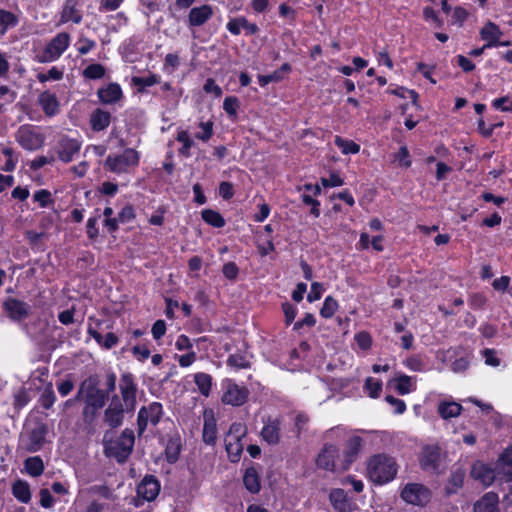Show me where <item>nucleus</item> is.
Listing matches in <instances>:
<instances>
[{
    "mask_svg": "<svg viewBox=\"0 0 512 512\" xmlns=\"http://www.w3.org/2000/svg\"><path fill=\"white\" fill-rule=\"evenodd\" d=\"M465 473L461 469L454 471L446 485L447 494H455L463 485Z\"/></svg>",
    "mask_w": 512,
    "mask_h": 512,
    "instance_id": "4c0bfd02",
    "label": "nucleus"
},
{
    "mask_svg": "<svg viewBox=\"0 0 512 512\" xmlns=\"http://www.w3.org/2000/svg\"><path fill=\"white\" fill-rule=\"evenodd\" d=\"M386 401L393 407L396 414H402L406 410V404L401 399L388 395L386 396Z\"/></svg>",
    "mask_w": 512,
    "mask_h": 512,
    "instance_id": "69168bd1",
    "label": "nucleus"
},
{
    "mask_svg": "<svg viewBox=\"0 0 512 512\" xmlns=\"http://www.w3.org/2000/svg\"><path fill=\"white\" fill-rule=\"evenodd\" d=\"M81 143L76 139L67 137L61 138L57 146V154L61 161L68 163L73 160L74 156L79 153Z\"/></svg>",
    "mask_w": 512,
    "mask_h": 512,
    "instance_id": "f3484780",
    "label": "nucleus"
},
{
    "mask_svg": "<svg viewBox=\"0 0 512 512\" xmlns=\"http://www.w3.org/2000/svg\"><path fill=\"white\" fill-rule=\"evenodd\" d=\"M329 500L337 512H350V502L347 498V493L343 489H333L330 492Z\"/></svg>",
    "mask_w": 512,
    "mask_h": 512,
    "instance_id": "cd10ccee",
    "label": "nucleus"
},
{
    "mask_svg": "<svg viewBox=\"0 0 512 512\" xmlns=\"http://www.w3.org/2000/svg\"><path fill=\"white\" fill-rule=\"evenodd\" d=\"M105 72H106V69L103 65L94 63V64L88 65L83 70V76L86 79L96 80V79L103 78L105 76Z\"/></svg>",
    "mask_w": 512,
    "mask_h": 512,
    "instance_id": "c03bdc74",
    "label": "nucleus"
},
{
    "mask_svg": "<svg viewBox=\"0 0 512 512\" xmlns=\"http://www.w3.org/2000/svg\"><path fill=\"white\" fill-rule=\"evenodd\" d=\"M431 491L421 483H407L401 490V499L410 505L424 507L431 499Z\"/></svg>",
    "mask_w": 512,
    "mask_h": 512,
    "instance_id": "0eeeda50",
    "label": "nucleus"
},
{
    "mask_svg": "<svg viewBox=\"0 0 512 512\" xmlns=\"http://www.w3.org/2000/svg\"><path fill=\"white\" fill-rule=\"evenodd\" d=\"M78 7V0H66L61 11L58 26L70 21L79 24L82 21V13Z\"/></svg>",
    "mask_w": 512,
    "mask_h": 512,
    "instance_id": "6ab92c4d",
    "label": "nucleus"
},
{
    "mask_svg": "<svg viewBox=\"0 0 512 512\" xmlns=\"http://www.w3.org/2000/svg\"><path fill=\"white\" fill-rule=\"evenodd\" d=\"M70 44V35L66 32L58 33L46 45L43 52L36 56L38 63H50L56 61L66 51Z\"/></svg>",
    "mask_w": 512,
    "mask_h": 512,
    "instance_id": "423d86ee",
    "label": "nucleus"
},
{
    "mask_svg": "<svg viewBox=\"0 0 512 512\" xmlns=\"http://www.w3.org/2000/svg\"><path fill=\"white\" fill-rule=\"evenodd\" d=\"M282 309H283V313L285 316V322L287 325H290L294 321V319L297 315V309H296V307H294L292 304H290L288 302L283 303Z\"/></svg>",
    "mask_w": 512,
    "mask_h": 512,
    "instance_id": "052dcab7",
    "label": "nucleus"
},
{
    "mask_svg": "<svg viewBox=\"0 0 512 512\" xmlns=\"http://www.w3.org/2000/svg\"><path fill=\"white\" fill-rule=\"evenodd\" d=\"M358 432L364 434L366 437L353 434L346 439L339 461V468L342 471L348 470L351 464L358 459L367 438L374 433L368 430H358Z\"/></svg>",
    "mask_w": 512,
    "mask_h": 512,
    "instance_id": "20e7f679",
    "label": "nucleus"
},
{
    "mask_svg": "<svg viewBox=\"0 0 512 512\" xmlns=\"http://www.w3.org/2000/svg\"><path fill=\"white\" fill-rule=\"evenodd\" d=\"M25 469L33 477L40 476L44 471V464L39 456L29 457L25 460Z\"/></svg>",
    "mask_w": 512,
    "mask_h": 512,
    "instance_id": "ea45409f",
    "label": "nucleus"
},
{
    "mask_svg": "<svg viewBox=\"0 0 512 512\" xmlns=\"http://www.w3.org/2000/svg\"><path fill=\"white\" fill-rule=\"evenodd\" d=\"M82 398H84L87 407L94 411L103 408L108 399L107 392L98 387V380L95 376L88 377L80 384L75 400Z\"/></svg>",
    "mask_w": 512,
    "mask_h": 512,
    "instance_id": "f03ea898",
    "label": "nucleus"
},
{
    "mask_svg": "<svg viewBox=\"0 0 512 512\" xmlns=\"http://www.w3.org/2000/svg\"><path fill=\"white\" fill-rule=\"evenodd\" d=\"M496 467L507 481H512V446L505 450Z\"/></svg>",
    "mask_w": 512,
    "mask_h": 512,
    "instance_id": "473e14b6",
    "label": "nucleus"
},
{
    "mask_svg": "<svg viewBox=\"0 0 512 512\" xmlns=\"http://www.w3.org/2000/svg\"><path fill=\"white\" fill-rule=\"evenodd\" d=\"M474 512H499L497 494L493 492L486 493L475 503Z\"/></svg>",
    "mask_w": 512,
    "mask_h": 512,
    "instance_id": "c85d7f7f",
    "label": "nucleus"
},
{
    "mask_svg": "<svg viewBox=\"0 0 512 512\" xmlns=\"http://www.w3.org/2000/svg\"><path fill=\"white\" fill-rule=\"evenodd\" d=\"M224 276L229 280H235L239 273V268L234 262L225 263L222 269Z\"/></svg>",
    "mask_w": 512,
    "mask_h": 512,
    "instance_id": "bf43d9fd",
    "label": "nucleus"
},
{
    "mask_svg": "<svg viewBox=\"0 0 512 512\" xmlns=\"http://www.w3.org/2000/svg\"><path fill=\"white\" fill-rule=\"evenodd\" d=\"M225 448H226V451H227L230 461L233 463H236L240 459V456H241L243 448H244V444L242 442H238V443L227 442V444H225Z\"/></svg>",
    "mask_w": 512,
    "mask_h": 512,
    "instance_id": "de8ad7c7",
    "label": "nucleus"
},
{
    "mask_svg": "<svg viewBox=\"0 0 512 512\" xmlns=\"http://www.w3.org/2000/svg\"><path fill=\"white\" fill-rule=\"evenodd\" d=\"M340 459L341 453L339 448L334 444L326 443L316 458V465L318 468L326 471L340 470Z\"/></svg>",
    "mask_w": 512,
    "mask_h": 512,
    "instance_id": "9b49d317",
    "label": "nucleus"
},
{
    "mask_svg": "<svg viewBox=\"0 0 512 512\" xmlns=\"http://www.w3.org/2000/svg\"><path fill=\"white\" fill-rule=\"evenodd\" d=\"M3 310L12 321L21 322L30 315L31 307L27 302L7 297L3 302Z\"/></svg>",
    "mask_w": 512,
    "mask_h": 512,
    "instance_id": "ddd939ff",
    "label": "nucleus"
},
{
    "mask_svg": "<svg viewBox=\"0 0 512 512\" xmlns=\"http://www.w3.org/2000/svg\"><path fill=\"white\" fill-rule=\"evenodd\" d=\"M492 106L503 112H512V100L508 96L500 97L494 99L492 102Z\"/></svg>",
    "mask_w": 512,
    "mask_h": 512,
    "instance_id": "5fc2aeb1",
    "label": "nucleus"
},
{
    "mask_svg": "<svg viewBox=\"0 0 512 512\" xmlns=\"http://www.w3.org/2000/svg\"><path fill=\"white\" fill-rule=\"evenodd\" d=\"M63 78V71L57 67H52L47 73H39L37 79L39 82L44 83L49 80H61Z\"/></svg>",
    "mask_w": 512,
    "mask_h": 512,
    "instance_id": "864d4df0",
    "label": "nucleus"
},
{
    "mask_svg": "<svg viewBox=\"0 0 512 512\" xmlns=\"http://www.w3.org/2000/svg\"><path fill=\"white\" fill-rule=\"evenodd\" d=\"M203 442L207 445H214L217 440V421L212 411L204 412V424L202 431Z\"/></svg>",
    "mask_w": 512,
    "mask_h": 512,
    "instance_id": "412c9836",
    "label": "nucleus"
},
{
    "mask_svg": "<svg viewBox=\"0 0 512 512\" xmlns=\"http://www.w3.org/2000/svg\"><path fill=\"white\" fill-rule=\"evenodd\" d=\"M135 218L134 209L132 206L127 205L122 208V210L118 214L119 222L127 223Z\"/></svg>",
    "mask_w": 512,
    "mask_h": 512,
    "instance_id": "338daca9",
    "label": "nucleus"
},
{
    "mask_svg": "<svg viewBox=\"0 0 512 512\" xmlns=\"http://www.w3.org/2000/svg\"><path fill=\"white\" fill-rule=\"evenodd\" d=\"M163 406L159 402H152L140 408L137 417L138 433L141 435L148 424L156 426L162 419Z\"/></svg>",
    "mask_w": 512,
    "mask_h": 512,
    "instance_id": "9d476101",
    "label": "nucleus"
},
{
    "mask_svg": "<svg viewBox=\"0 0 512 512\" xmlns=\"http://www.w3.org/2000/svg\"><path fill=\"white\" fill-rule=\"evenodd\" d=\"M17 142L26 150H36L43 144L42 137L27 126H22L16 133Z\"/></svg>",
    "mask_w": 512,
    "mask_h": 512,
    "instance_id": "2eb2a0df",
    "label": "nucleus"
},
{
    "mask_svg": "<svg viewBox=\"0 0 512 512\" xmlns=\"http://www.w3.org/2000/svg\"><path fill=\"white\" fill-rule=\"evenodd\" d=\"M194 382L199 392L208 397L212 387V377L210 374L204 372H198L194 375Z\"/></svg>",
    "mask_w": 512,
    "mask_h": 512,
    "instance_id": "c9c22d12",
    "label": "nucleus"
},
{
    "mask_svg": "<svg viewBox=\"0 0 512 512\" xmlns=\"http://www.w3.org/2000/svg\"><path fill=\"white\" fill-rule=\"evenodd\" d=\"M180 453V447L178 444L170 442L166 447L167 460L170 463H174L178 460Z\"/></svg>",
    "mask_w": 512,
    "mask_h": 512,
    "instance_id": "680f3d73",
    "label": "nucleus"
},
{
    "mask_svg": "<svg viewBox=\"0 0 512 512\" xmlns=\"http://www.w3.org/2000/svg\"><path fill=\"white\" fill-rule=\"evenodd\" d=\"M246 434H247L246 426L242 423L234 422L230 426L229 431L225 436V439H224L225 444H227V442H231V443L242 442V438L245 437Z\"/></svg>",
    "mask_w": 512,
    "mask_h": 512,
    "instance_id": "72a5a7b5",
    "label": "nucleus"
},
{
    "mask_svg": "<svg viewBox=\"0 0 512 512\" xmlns=\"http://www.w3.org/2000/svg\"><path fill=\"white\" fill-rule=\"evenodd\" d=\"M177 141L182 143V147L179 149V153L184 156H189V150L193 146V141L190 138L187 131L182 130L177 135Z\"/></svg>",
    "mask_w": 512,
    "mask_h": 512,
    "instance_id": "3c124183",
    "label": "nucleus"
},
{
    "mask_svg": "<svg viewBox=\"0 0 512 512\" xmlns=\"http://www.w3.org/2000/svg\"><path fill=\"white\" fill-rule=\"evenodd\" d=\"M227 365L235 369H246L250 367V361L240 353L231 354L227 359Z\"/></svg>",
    "mask_w": 512,
    "mask_h": 512,
    "instance_id": "a18cd8bd",
    "label": "nucleus"
},
{
    "mask_svg": "<svg viewBox=\"0 0 512 512\" xmlns=\"http://www.w3.org/2000/svg\"><path fill=\"white\" fill-rule=\"evenodd\" d=\"M119 390V398L122 404L126 405L128 411H134L137 405L138 386L132 373L124 372L121 374Z\"/></svg>",
    "mask_w": 512,
    "mask_h": 512,
    "instance_id": "6e6552de",
    "label": "nucleus"
},
{
    "mask_svg": "<svg viewBox=\"0 0 512 512\" xmlns=\"http://www.w3.org/2000/svg\"><path fill=\"white\" fill-rule=\"evenodd\" d=\"M38 103L46 116L52 117L59 112V101L56 95L49 91H44L39 95Z\"/></svg>",
    "mask_w": 512,
    "mask_h": 512,
    "instance_id": "393cba45",
    "label": "nucleus"
},
{
    "mask_svg": "<svg viewBox=\"0 0 512 512\" xmlns=\"http://www.w3.org/2000/svg\"><path fill=\"white\" fill-rule=\"evenodd\" d=\"M471 476L483 486L487 487L494 482L496 473L491 466L478 461L472 466Z\"/></svg>",
    "mask_w": 512,
    "mask_h": 512,
    "instance_id": "a211bd4d",
    "label": "nucleus"
},
{
    "mask_svg": "<svg viewBox=\"0 0 512 512\" xmlns=\"http://www.w3.org/2000/svg\"><path fill=\"white\" fill-rule=\"evenodd\" d=\"M226 28L233 35H239L241 33V29H244L249 35H255L259 31L258 26L255 23H250L245 17L231 19L227 23Z\"/></svg>",
    "mask_w": 512,
    "mask_h": 512,
    "instance_id": "4be33fe9",
    "label": "nucleus"
},
{
    "mask_svg": "<svg viewBox=\"0 0 512 512\" xmlns=\"http://www.w3.org/2000/svg\"><path fill=\"white\" fill-rule=\"evenodd\" d=\"M334 143L345 155L356 154L360 150V146L356 144L354 141L344 139L340 136L335 137Z\"/></svg>",
    "mask_w": 512,
    "mask_h": 512,
    "instance_id": "79ce46f5",
    "label": "nucleus"
},
{
    "mask_svg": "<svg viewBox=\"0 0 512 512\" xmlns=\"http://www.w3.org/2000/svg\"><path fill=\"white\" fill-rule=\"evenodd\" d=\"M160 492V483L152 475L145 476L137 486V494L146 501L154 500Z\"/></svg>",
    "mask_w": 512,
    "mask_h": 512,
    "instance_id": "dca6fc26",
    "label": "nucleus"
},
{
    "mask_svg": "<svg viewBox=\"0 0 512 512\" xmlns=\"http://www.w3.org/2000/svg\"><path fill=\"white\" fill-rule=\"evenodd\" d=\"M153 338L155 340L161 339L166 333V323L164 320H157L151 329Z\"/></svg>",
    "mask_w": 512,
    "mask_h": 512,
    "instance_id": "0e129e2a",
    "label": "nucleus"
},
{
    "mask_svg": "<svg viewBox=\"0 0 512 512\" xmlns=\"http://www.w3.org/2000/svg\"><path fill=\"white\" fill-rule=\"evenodd\" d=\"M34 200L39 203L41 207H47L51 201V193L48 190L42 189L37 191L34 196Z\"/></svg>",
    "mask_w": 512,
    "mask_h": 512,
    "instance_id": "e2e57ef3",
    "label": "nucleus"
},
{
    "mask_svg": "<svg viewBox=\"0 0 512 512\" xmlns=\"http://www.w3.org/2000/svg\"><path fill=\"white\" fill-rule=\"evenodd\" d=\"M18 17L7 10L0 9V35H4L10 28L17 26Z\"/></svg>",
    "mask_w": 512,
    "mask_h": 512,
    "instance_id": "f704fd0d",
    "label": "nucleus"
},
{
    "mask_svg": "<svg viewBox=\"0 0 512 512\" xmlns=\"http://www.w3.org/2000/svg\"><path fill=\"white\" fill-rule=\"evenodd\" d=\"M338 308V302L331 296L325 298L320 315L323 318H331Z\"/></svg>",
    "mask_w": 512,
    "mask_h": 512,
    "instance_id": "49530a36",
    "label": "nucleus"
},
{
    "mask_svg": "<svg viewBox=\"0 0 512 512\" xmlns=\"http://www.w3.org/2000/svg\"><path fill=\"white\" fill-rule=\"evenodd\" d=\"M139 163V154L133 148H127L122 154L109 155L104 167L110 172L121 174L128 171L130 167H135Z\"/></svg>",
    "mask_w": 512,
    "mask_h": 512,
    "instance_id": "39448f33",
    "label": "nucleus"
},
{
    "mask_svg": "<svg viewBox=\"0 0 512 512\" xmlns=\"http://www.w3.org/2000/svg\"><path fill=\"white\" fill-rule=\"evenodd\" d=\"M419 464L426 472L439 473L441 466L439 447L434 445L425 446L421 452Z\"/></svg>",
    "mask_w": 512,
    "mask_h": 512,
    "instance_id": "4468645a",
    "label": "nucleus"
},
{
    "mask_svg": "<svg viewBox=\"0 0 512 512\" xmlns=\"http://www.w3.org/2000/svg\"><path fill=\"white\" fill-rule=\"evenodd\" d=\"M202 219L209 225L216 227V228H222L225 225V220L222 217V215L212 209H205L201 213Z\"/></svg>",
    "mask_w": 512,
    "mask_h": 512,
    "instance_id": "a19ab883",
    "label": "nucleus"
},
{
    "mask_svg": "<svg viewBox=\"0 0 512 512\" xmlns=\"http://www.w3.org/2000/svg\"><path fill=\"white\" fill-rule=\"evenodd\" d=\"M222 388L221 401L226 405L241 406L246 403L249 397V390L245 386L236 384L231 379L224 380Z\"/></svg>",
    "mask_w": 512,
    "mask_h": 512,
    "instance_id": "1a4fd4ad",
    "label": "nucleus"
},
{
    "mask_svg": "<svg viewBox=\"0 0 512 512\" xmlns=\"http://www.w3.org/2000/svg\"><path fill=\"white\" fill-rule=\"evenodd\" d=\"M396 389L401 395H406L413 390V379L410 376L402 375L396 379Z\"/></svg>",
    "mask_w": 512,
    "mask_h": 512,
    "instance_id": "8fccbe9b",
    "label": "nucleus"
},
{
    "mask_svg": "<svg viewBox=\"0 0 512 512\" xmlns=\"http://www.w3.org/2000/svg\"><path fill=\"white\" fill-rule=\"evenodd\" d=\"M243 483L245 488L253 494L258 493L260 491V477L257 470L254 467L246 469L243 476Z\"/></svg>",
    "mask_w": 512,
    "mask_h": 512,
    "instance_id": "7c9ffc66",
    "label": "nucleus"
},
{
    "mask_svg": "<svg viewBox=\"0 0 512 512\" xmlns=\"http://www.w3.org/2000/svg\"><path fill=\"white\" fill-rule=\"evenodd\" d=\"M129 412L123 405L119 396L114 394L108 407L104 411V422L111 428H117L123 424L124 414Z\"/></svg>",
    "mask_w": 512,
    "mask_h": 512,
    "instance_id": "f8f14e48",
    "label": "nucleus"
},
{
    "mask_svg": "<svg viewBox=\"0 0 512 512\" xmlns=\"http://www.w3.org/2000/svg\"><path fill=\"white\" fill-rule=\"evenodd\" d=\"M134 443L135 437L133 431L124 429L117 439L104 442L105 453L109 457L116 458L119 463H123L132 453Z\"/></svg>",
    "mask_w": 512,
    "mask_h": 512,
    "instance_id": "7ed1b4c3",
    "label": "nucleus"
},
{
    "mask_svg": "<svg viewBox=\"0 0 512 512\" xmlns=\"http://www.w3.org/2000/svg\"><path fill=\"white\" fill-rule=\"evenodd\" d=\"M203 90L206 93H212L215 95V97H220L223 94L222 88L216 84L215 80L212 78H209L206 80Z\"/></svg>",
    "mask_w": 512,
    "mask_h": 512,
    "instance_id": "13d9d810",
    "label": "nucleus"
},
{
    "mask_svg": "<svg viewBox=\"0 0 512 512\" xmlns=\"http://www.w3.org/2000/svg\"><path fill=\"white\" fill-rule=\"evenodd\" d=\"M111 120V114L108 111H104L100 108L94 110L90 117L91 128L94 131H102L106 129Z\"/></svg>",
    "mask_w": 512,
    "mask_h": 512,
    "instance_id": "c756f323",
    "label": "nucleus"
},
{
    "mask_svg": "<svg viewBox=\"0 0 512 512\" xmlns=\"http://www.w3.org/2000/svg\"><path fill=\"white\" fill-rule=\"evenodd\" d=\"M56 401V395L53 390L52 383H48L41 393V396L39 398V402L41 406L45 409H50Z\"/></svg>",
    "mask_w": 512,
    "mask_h": 512,
    "instance_id": "37998d69",
    "label": "nucleus"
},
{
    "mask_svg": "<svg viewBox=\"0 0 512 512\" xmlns=\"http://www.w3.org/2000/svg\"><path fill=\"white\" fill-rule=\"evenodd\" d=\"M324 289L322 285L318 282H314L311 284L310 292L307 295L308 302L312 303L316 300H319L322 296Z\"/></svg>",
    "mask_w": 512,
    "mask_h": 512,
    "instance_id": "4d7b16f0",
    "label": "nucleus"
},
{
    "mask_svg": "<svg viewBox=\"0 0 512 512\" xmlns=\"http://www.w3.org/2000/svg\"><path fill=\"white\" fill-rule=\"evenodd\" d=\"M160 82L161 78L156 74H150L147 77L134 76L132 78L133 85L138 88V92L140 93H143L146 87H151L155 84H159Z\"/></svg>",
    "mask_w": 512,
    "mask_h": 512,
    "instance_id": "58836bf2",
    "label": "nucleus"
},
{
    "mask_svg": "<svg viewBox=\"0 0 512 512\" xmlns=\"http://www.w3.org/2000/svg\"><path fill=\"white\" fill-rule=\"evenodd\" d=\"M280 429V421L278 419L269 420L262 428L261 436L268 444L276 445L280 441Z\"/></svg>",
    "mask_w": 512,
    "mask_h": 512,
    "instance_id": "bb28decb",
    "label": "nucleus"
},
{
    "mask_svg": "<svg viewBox=\"0 0 512 512\" xmlns=\"http://www.w3.org/2000/svg\"><path fill=\"white\" fill-rule=\"evenodd\" d=\"M398 469L395 458L385 453L374 454L367 460V476L376 485H384L394 480Z\"/></svg>",
    "mask_w": 512,
    "mask_h": 512,
    "instance_id": "f257e3e1",
    "label": "nucleus"
},
{
    "mask_svg": "<svg viewBox=\"0 0 512 512\" xmlns=\"http://www.w3.org/2000/svg\"><path fill=\"white\" fill-rule=\"evenodd\" d=\"M240 106L239 100L235 96H229L224 99L223 109L230 117H236Z\"/></svg>",
    "mask_w": 512,
    "mask_h": 512,
    "instance_id": "603ef678",
    "label": "nucleus"
},
{
    "mask_svg": "<svg viewBox=\"0 0 512 512\" xmlns=\"http://www.w3.org/2000/svg\"><path fill=\"white\" fill-rule=\"evenodd\" d=\"M200 128L202 129V132H198L195 137L197 139H200L202 141H208L212 134H213V123L208 121V122H201L199 124Z\"/></svg>",
    "mask_w": 512,
    "mask_h": 512,
    "instance_id": "6e6d98bb",
    "label": "nucleus"
},
{
    "mask_svg": "<svg viewBox=\"0 0 512 512\" xmlns=\"http://www.w3.org/2000/svg\"><path fill=\"white\" fill-rule=\"evenodd\" d=\"M364 389L370 397L377 398L382 390V382L368 377L365 381Z\"/></svg>",
    "mask_w": 512,
    "mask_h": 512,
    "instance_id": "09e8293b",
    "label": "nucleus"
},
{
    "mask_svg": "<svg viewBox=\"0 0 512 512\" xmlns=\"http://www.w3.org/2000/svg\"><path fill=\"white\" fill-rule=\"evenodd\" d=\"M462 406L456 402H444L439 404L438 412L444 419H449L460 415Z\"/></svg>",
    "mask_w": 512,
    "mask_h": 512,
    "instance_id": "e433bc0d",
    "label": "nucleus"
},
{
    "mask_svg": "<svg viewBox=\"0 0 512 512\" xmlns=\"http://www.w3.org/2000/svg\"><path fill=\"white\" fill-rule=\"evenodd\" d=\"M481 38L486 41L485 47H497L503 33L493 22H488L480 31Z\"/></svg>",
    "mask_w": 512,
    "mask_h": 512,
    "instance_id": "a878e982",
    "label": "nucleus"
},
{
    "mask_svg": "<svg viewBox=\"0 0 512 512\" xmlns=\"http://www.w3.org/2000/svg\"><path fill=\"white\" fill-rule=\"evenodd\" d=\"M47 434V428L43 424L34 427L28 434L25 449L29 452H36L40 450L44 444Z\"/></svg>",
    "mask_w": 512,
    "mask_h": 512,
    "instance_id": "aec40b11",
    "label": "nucleus"
},
{
    "mask_svg": "<svg viewBox=\"0 0 512 512\" xmlns=\"http://www.w3.org/2000/svg\"><path fill=\"white\" fill-rule=\"evenodd\" d=\"M355 341L357 342L358 346L363 350L370 348L372 343L370 335L366 332H360L356 334Z\"/></svg>",
    "mask_w": 512,
    "mask_h": 512,
    "instance_id": "774afa93",
    "label": "nucleus"
},
{
    "mask_svg": "<svg viewBox=\"0 0 512 512\" xmlns=\"http://www.w3.org/2000/svg\"><path fill=\"white\" fill-rule=\"evenodd\" d=\"M99 100L103 104H113L119 101L122 96V89L117 83H110L97 91Z\"/></svg>",
    "mask_w": 512,
    "mask_h": 512,
    "instance_id": "5701e85b",
    "label": "nucleus"
},
{
    "mask_svg": "<svg viewBox=\"0 0 512 512\" xmlns=\"http://www.w3.org/2000/svg\"><path fill=\"white\" fill-rule=\"evenodd\" d=\"M13 496L20 502L27 504L31 500L29 484L24 480H17L12 485Z\"/></svg>",
    "mask_w": 512,
    "mask_h": 512,
    "instance_id": "2f4dec72",
    "label": "nucleus"
},
{
    "mask_svg": "<svg viewBox=\"0 0 512 512\" xmlns=\"http://www.w3.org/2000/svg\"><path fill=\"white\" fill-rule=\"evenodd\" d=\"M213 15L212 7L209 5H202L194 7L190 10L188 21L190 26H201L206 23Z\"/></svg>",
    "mask_w": 512,
    "mask_h": 512,
    "instance_id": "b1692460",
    "label": "nucleus"
}]
</instances>
